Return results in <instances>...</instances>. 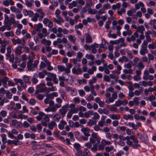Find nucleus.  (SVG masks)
<instances>
[{
    "mask_svg": "<svg viewBox=\"0 0 156 156\" xmlns=\"http://www.w3.org/2000/svg\"><path fill=\"white\" fill-rule=\"evenodd\" d=\"M57 90V89L55 86H51L50 88H47L46 91L48 92L50 91H55Z\"/></svg>",
    "mask_w": 156,
    "mask_h": 156,
    "instance_id": "51",
    "label": "nucleus"
},
{
    "mask_svg": "<svg viewBox=\"0 0 156 156\" xmlns=\"http://www.w3.org/2000/svg\"><path fill=\"white\" fill-rule=\"evenodd\" d=\"M67 37L68 39L72 42L74 43L76 40V38L74 36L69 35H68Z\"/></svg>",
    "mask_w": 156,
    "mask_h": 156,
    "instance_id": "30",
    "label": "nucleus"
},
{
    "mask_svg": "<svg viewBox=\"0 0 156 156\" xmlns=\"http://www.w3.org/2000/svg\"><path fill=\"white\" fill-rule=\"evenodd\" d=\"M76 53L74 51H68L67 52V55L69 57L72 56H74L76 55Z\"/></svg>",
    "mask_w": 156,
    "mask_h": 156,
    "instance_id": "59",
    "label": "nucleus"
},
{
    "mask_svg": "<svg viewBox=\"0 0 156 156\" xmlns=\"http://www.w3.org/2000/svg\"><path fill=\"white\" fill-rule=\"evenodd\" d=\"M87 12L89 13L92 14H96L97 12V10L95 9H92L91 8L88 9L87 10Z\"/></svg>",
    "mask_w": 156,
    "mask_h": 156,
    "instance_id": "40",
    "label": "nucleus"
},
{
    "mask_svg": "<svg viewBox=\"0 0 156 156\" xmlns=\"http://www.w3.org/2000/svg\"><path fill=\"white\" fill-rule=\"evenodd\" d=\"M123 72L125 74H132L133 70L131 69H129V70L124 69L123 70Z\"/></svg>",
    "mask_w": 156,
    "mask_h": 156,
    "instance_id": "62",
    "label": "nucleus"
},
{
    "mask_svg": "<svg viewBox=\"0 0 156 156\" xmlns=\"http://www.w3.org/2000/svg\"><path fill=\"white\" fill-rule=\"evenodd\" d=\"M58 70V71L60 72H62L64 71H65V73H66V68L63 66H60L59 65L57 67Z\"/></svg>",
    "mask_w": 156,
    "mask_h": 156,
    "instance_id": "33",
    "label": "nucleus"
},
{
    "mask_svg": "<svg viewBox=\"0 0 156 156\" xmlns=\"http://www.w3.org/2000/svg\"><path fill=\"white\" fill-rule=\"evenodd\" d=\"M14 80L16 83V84L19 83L24 88H26L27 87V85L24 83L22 79L15 78L14 79Z\"/></svg>",
    "mask_w": 156,
    "mask_h": 156,
    "instance_id": "9",
    "label": "nucleus"
},
{
    "mask_svg": "<svg viewBox=\"0 0 156 156\" xmlns=\"http://www.w3.org/2000/svg\"><path fill=\"white\" fill-rule=\"evenodd\" d=\"M46 89L47 87H45V83H41L36 86L35 93H42L45 90L46 91Z\"/></svg>",
    "mask_w": 156,
    "mask_h": 156,
    "instance_id": "3",
    "label": "nucleus"
},
{
    "mask_svg": "<svg viewBox=\"0 0 156 156\" xmlns=\"http://www.w3.org/2000/svg\"><path fill=\"white\" fill-rule=\"evenodd\" d=\"M126 53L127 54V56L129 59H132L133 58V56L131 53V51L128 49H126Z\"/></svg>",
    "mask_w": 156,
    "mask_h": 156,
    "instance_id": "57",
    "label": "nucleus"
},
{
    "mask_svg": "<svg viewBox=\"0 0 156 156\" xmlns=\"http://www.w3.org/2000/svg\"><path fill=\"white\" fill-rule=\"evenodd\" d=\"M114 149L113 146L111 145L109 146L106 147H105V151L107 152H109Z\"/></svg>",
    "mask_w": 156,
    "mask_h": 156,
    "instance_id": "39",
    "label": "nucleus"
},
{
    "mask_svg": "<svg viewBox=\"0 0 156 156\" xmlns=\"http://www.w3.org/2000/svg\"><path fill=\"white\" fill-rule=\"evenodd\" d=\"M43 25L42 23H39L35 25L34 26V28L36 31L40 32L41 29L42 28Z\"/></svg>",
    "mask_w": 156,
    "mask_h": 156,
    "instance_id": "17",
    "label": "nucleus"
},
{
    "mask_svg": "<svg viewBox=\"0 0 156 156\" xmlns=\"http://www.w3.org/2000/svg\"><path fill=\"white\" fill-rule=\"evenodd\" d=\"M106 12L104 9L102 8L97 11V14L95 16V17L97 20H99L100 19V15L102 14L105 13Z\"/></svg>",
    "mask_w": 156,
    "mask_h": 156,
    "instance_id": "5",
    "label": "nucleus"
},
{
    "mask_svg": "<svg viewBox=\"0 0 156 156\" xmlns=\"http://www.w3.org/2000/svg\"><path fill=\"white\" fill-rule=\"evenodd\" d=\"M37 13L39 14V20L41 21L42 19L45 16V14L43 11V10L41 9H38L37 10Z\"/></svg>",
    "mask_w": 156,
    "mask_h": 156,
    "instance_id": "10",
    "label": "nucleus"
},
{
    "mask_svg": "<svg viewBox=\"0 0 156 156\" xmlns=\"http://www.w3.org/2000/svg\"><path fill=\"white\" fill-rule=\"evenodd\" d=\"M66 66L67 68H66V73L68 74L70 72V69L72 66V65L69 63H68L66 64Z\"/></svg>",
    "mask_w": 156,
    "mask_h": 156,
    "instance_id": "29",
    "label": "nucleus"
},
{
    "mask_svg": "<svg viewBox=\"0 0 156 156\" xmlns=\"http://www.w3.org/2000/svg\"><path fill=\"white\" fill-rule=\"evenodd\" d=\"M90 92L94 96H96L97 95L95 91L94 90V86L91 85H90Z\"/></svg>",
    "mask_w": 156,
    "mask_h": 156,
    "instance_id": "41",
    "label": "nucleus"
},
{
    "mask_svg": "<svg viewBox=\"0 0 156 156\" xmlns=\"http://www.w3.org/2000/svg\"><path fill=\"white\" fill-rule=\"evenodd\" d=\"M8 78L7 77H5L3 78L1 80V82L3 83V86L6 88H7L6 85V83L8 80Z\"/></svg>",
    "mask_w": 156,
    "mask_h": 156,
    "instance_id": "28",
    "label": "nucleus"
},
{
    "mask_svg": "<svg viewBox=\"0 0 156 156\" xmlns=\"http://www.w3.org/2000/svg\"><path fill=\"white\" fill-rule=\"evenodd\" d=\"M56 22L58 24H60L64 22V20L62 18L59 17L55 20Z\"/></svg>",
    "mask_w": 156,
    "mask_h": 156,
    "instance_id": "58",
    "label": "nucleus"
},
{
    "mask_svg": "<svg viewBox=\"0 0 156 156\" xmlns=\"http://www.w3.org/2000/svg\"><path fill=\"white\" fill-rule=\"evenodd\" d=\"M58 78L59 81L64 80L69 83L73 81V78L71 75L65 73H63L62 76H59Z\"/></svg>",
    "mask_w": 156,
    "mask_h": 156,
    "instance_id": "2",
    "label": "nucleus"
},
{
    "mask_svg": "<svg viewBox=\"0 0 156 156\" xmlns=\"http://www.w3.org/2000/svg\"><path fill=\"white\" fill-rule=\"evenodd\" d=\"M7 115V112L5 110H2L0 112V121L2 120V117H5Z\"/></svg>",
    "mask_w": 156,
    "mask_h": 156,
    "instance_id": "35",
    "label": "nucleus"
},
{
    "mask_svg": "<svg viewBox=\"0 0 156 156\" xmlns=\"http://www.w3.org/2000/svg\"><path fill=\"white\" fill-rule=\"evenodd\" d=\"M81 131L83 133L85 136L88 137L90 135V131H91V132H92L93 130H90L87 127H83L81 128Z\"/></svg>",
    "mask_w": 156,
    "mask_h": 156,
    "instance_id": "4",
    "label": "nucleus"
},
{
    "mask_svg": "<svg viewBox=\"0 0 156 156\" xmlns=\"http://www.w3.org/2000/svg\"><path fill=\"white\" fill-rule=\"evenodd\" d=\"M49 115L53 120L57 121L59 120L61 118L60 115L57 113L52 114Z\"/></svg>",
    "mask_w": 156,
    "mask_h": 156,
    "instance_id": "11",
    "label": "nucleus"
},
{
    "mask_svg": "<svg viewBox=\"0 0 156 156\" xmlns=\"http://www.w3.org/2000/svg\"><path fill=\"white\" fill-rule=\"evenodd\" d=\"M41 43L44 45H50L51 42V41L47 40L45 38H43L41 40Z\"/></svg>",
    "mask_w": 156,
    "mask_h": 156,
    "instance_id": "23",
    "label": "nucleus"
},
{
    "mask_svg": "<svg viewBox=\"0 0 156 156\" xmlns=\"http://www.w3.org/2000/svg\"><path fill=\"white\" fill-rule=\"evenodd\" d=\"M36 94L35 96L37 99L40 100H42L43 99L44 96V95H43L41 94H37V93Z\"/></svg>",
    "mask_w": 156,
    "mask_h": 156,
    "instance_id": "60",
    "label": "nucleus"
},
{
    "mask_svg": "<svg viewBox=\"0 0 156 156\" xmlns=\"http://www.w3.org/2000/svg\"><path fill=\"white\" fill-rule=\"evenodd\" d=\"M56 125V124L54 122L51 121L48 124V128L50 129H52L53 127Z\"/></svg>",
    "mask_w": 156,
    "mask_h": 156,
    "instance_id": "44",
    "label": "nucleus"
},
{
    "mask_svg": "<svg viewBox=\"0 0 156 156\" xmlns=\"http://www.w3.org/2000/svg\"><path fill=\"white\" fill-rule=\"evenodd\" d=\"M101 144L105 146L107 145H110L111 144V142L110 141L106 140L104 139H102L101 142Z\"/></svg>",
    "mask_w": 156,
    "mask_h": 156,
    "instance_id": "48",
    "label": "nucleus"
},
{
    "mask_svg": "<svg viewBox=\"0 0 156 156\" xmlns=\"http://www.w3.org/2000/svg\"><path fill=\"white\" fill-rule=\"evenodd\" d=\"M23 13L24 16H26L29 15L31 16L33 15V12L31 10H27L25 9H24L23 10Z\"/></svg>",
    "mask_w": 156,
    "mask_h": 156,
    "instance_id": "12",
    "label": "nucleus"
},
{
    "mask_svg": "<svg viewBox=\"0 0 156 156\" xmlns=\"http://www.w3.org/2000/svg\"><path fill=\"white\" fill-rule=\"evenodd\" d=\"M15 16L12 13L10 15V18L9 22L11 23H15Z\"/></svg>",
    "mask_w": 156,
    "mask_h": 156,
    "instance_id": "42",
    "label": "nucleus"
},
{
    "mask_svg": "<svg viewBox=\"0 0 156 156\" xmlns=\"http://www.w3.org/2000/svg\"><path fill=\"white\" fill-rule=\"evenodd\" d=\"M22 47L21 46H18L16 48L15 50L16 53L18 54H20L22 53Z\"/></svg>",
    "mask_w": 156,
    "mask_h": 156,
    "instance_id": "49",
    "label": "nucleus"
},
{
    "mask_svg": "<svg viewBox=\"0 0 156 156\" xmlns=\"http://www.w3.org/2000/svg\"><path fill=\"white\" fill-rule=\"evenodd\" d=\"M12 124L16 127H21L22 126V123L20 122H18L16 119L13 120L12 121Z\"/></svg>",
    "mask_w": 156,
    "mask_h": 156,
    "instance_id": "7",
    "label": "nucleus"
},
{
    "mask_svg": "<svg viewBox=\"0 0 156 156\" xmlns=\"http://www.w3.org/2000/svg\"><path fill=\"white\" fill-rule=\"evenodd\" d=\"M116 106L115 104L109 106V109L111 111L116 112L117 109Z\"/></svg>",
    "mask_w": 156,
    "mask_h": 156,
    "instance_id": "45",
    "label": "nucleus"
},
{
    "mask_svg": "<svg viewBox=\"0 0 156 156\" xmlns=\"http://www.w3.org/2000/svg\"><path fill=\"white\" fill-rule=\"evenodd\" d=\"M128 125L129 127H132L133 129H137V126L134 123L129 122L128 123Z\"/></svg>",
    "mask_w": 156,
    "mask_h": 156,
    "instance_id": "61",
    "label": "nucleus"
},
{
    "mask_svg": "<svg viewBox=\"0 0 156 156\" xmlns=\"http://www.w3.org/2000/svg\"><path fill=\"white\" fill-rule=\"evenodd\" d=\"M83 55L82 53L81 52H78L77 53L76 59L78 62H80L81 60V58L82 57Z\"/></svg>",
    "mask_w": 156,
    "mask_h": 156,
    "instance_id": "34",
    "label": "nucleus"
},
{
    "mask_svg": "<svg viewBox=\"0 0 156 156\" xmlns=\"http://www.w3.org/2000/svg\"><path fill=\"white\" fill-rule=\"evenodd\" d=\"M67 124V122L63 120L60 121L58 125V127L60 129H63L64 127V126Z\"/></svg>",
    "mask_w": 156,
    "mask_h": 156,
    "instance_id": "16",
    "label": "nucleus"
},
{
    "mask_svg": "<svg viewBox=\"0 0 156 156\" xmlns=\"http://www.w3.org/2000/svg\"><path fill=\"white\" fill-rule=\"evenodd\" d=\"M11 40L13 44L15 45L16 44H20L22 43L21 40L19 38H18L16 40L12 38Z\"/></svg>",
    "mask_w": 156,
    "mask_h": 156,
    "instance_id": "24",
    "label": "nucleus"
},
{
    "mask_svg": "<svg viewBox=\"0 0 156 156\" xmlns=\"http://www.w3.org/2000/svg\"><path fill=\"white\" fill-rule=\"evenodd\" d=\"M38 17H39V14L38 13H35L31 19V20L33 22H36L37 21Z\"/></svg>",
    "mask_w": 156,
    "mask_h": 156,
    "instance_id": "26",
    "label": "nucleus"
},
{
    "mask_svg": "<svg viewBox=\"0 0 156 156\" xmlns=\"http://www.w3.org/2000/svg\"><path fill=\"white\" fill-rule=\"evenodd\" d=\"M91 150L92 151L95 153L98 150V144H95L93 145V147L91 148Z\"/></svg>",
    "mask_w": 156,
    "mask_h": 156,
    "instance_id": "55",
    "label": "nucleus"
},
{
    "mask_svg": "<svg viewBox=\"0 0 156 156\" xmlns=\"http://www.w3.org/2000/svg\"><path fill=\"white\" fill-rule=\"evenodd\" d=\"M36 118L39 121L44 119V121L42 120L41 124L44 126H47V122H48L50 120L49 115L46 114L42 112H39L38 115L36 117Z\"/></svg>",
    "mask_w": 156,
    "mask_h": 156,
    "instance_id": "1",
    "label": "nucleus"
},
{
    "mask_svg": "<svg viewBox=\"0 0 156 156\" xmlns=\"http://www.w3.org/2000/svg\"><path fill=\"white\" fill-rule=\"evenodd\" d=\"M72 72L74 74L78 75L81 74L82 73V70L80 68L76 69L75 67H74L72 69Z\"/></svg>",
    "mask_w": 156,
    "mask_h": 156,
    "instance_id": "6",
    "label": "nucleus"
},
{
    "mask_svg": "<svg viewBox=\"0 0 156 156\" xmlns=\"http://www.w3.org/2000/svg\"><path fill=\"white\" fill-rule=\"evenodd\" d=\"M24 136L25 138H30L32 139H35L36 137L35 134L33 133H30L27 132H26L24 133Z\"/></svg>",
    "mask_w": 156,
    "mask_h": 156,
    "instance_id": "15",
    "label": "nucleus"
},
{
    "mask_svg": "<svg viewBox=\"0 0 156 156\" xmlns=\"http://www.w3.org/2000/svg\"><path fill=\"white\" fill-rule=\"evenodd\" d=\"M148 52L147 48L145 47H141V48L140 51V53L141 55H144Z\"/></svg>",
    "mask_w": 156,
    "mask_h": 156,
    "instance_id": "18",
    "label": "nucleus"
},
{
    "mask_svg": "<svg viewBox=\"0 0 156 156\" xmlns=\"http://www.w3.org/2000/svg\"><path fill=\"white\" fill-rule=\"evenodd\" d=\"M12 46H9L7 49V53L6 54V55L7 57H9L10 55L11 54L12 51Z\"/></svg>",
    "mask_w": 156,
    "mask_h": 156,
    "instance_id": "27",
    "label": "nucleus"
},
{
    "mask_svg": "<svg viewBox=\"0 0 156 156\" xmlns=\"http://www.w3.org/2000/svg\"><path fill=\"white\" fill-rule=\"evenodd\" d=\"M24 81L27 83H30L31 82L29 79V78L28 76H23Z\"/></svg>",
    "mask_w": 156,
    "mask_h": 156,
    "instance_id": "53",
    "label": "nucleus"
},
{
    "mask_svg": "<svg viewBox=\"0 0 156 156\" xmlns=\"http://www.w3.org/2000/svg\"><path fill=\"white\" fill-rule=\"evenodd\" d=\"M135 6L136 9H139L140 7L144 6V4L142 2H140L138 3L135 4Z\"/></svg>",
    "mask_w": 156,
    "mask_h": 156,
    "instance_id": "32",
    "label": "nucleus"
},
{
    "mask_svg": "<svg viewBox=\"0 0 156 156\" xmlns=\"http://www.w3.org/2000/svg\"><path fill=\"white\" fill-rule=\"evenodd\" d=\"M137 135L139 137V138L142 141H144L147 140V136L146 134L143 133L142 135H141L140 133H138Z\"/></svg>",
    "mask_w": 156,
    "mask_h": 156,
    "instance_id": "8",
    "label": "nucleus"
},
{
    "mask_svg": "<svg viewBox=\"0 0 156 156\" xmlns=\"http://www.w3.org/2000/svg\"><path fill=\"white\" fill-rule=\"evenodd\" d=\"M58 93L56 92H53L51 93L48 94L47 97L50 99H53L54 97H57L58 96Z\"/></svg>",
    "mask_w": 156,
    "mask_h": 156,
    "instance_id": "20",
    "label": "nucleus"
},
{
    "mask_svg": "<svg viewBox=\"0 0 156 156\" xmlns=\"http://www.w3.org/2000/svg\"><path fill=\"white\" fill-rule=\"evenodd\" d=\"M4 34L7 37H12L14 36V33L12 31L5 32L4 33Z\"/></svg>",
    "mask_w": 156,
    "mask_h": 156,
    "instance_id": "36",
    "label": "nucleus"
},
{
    "mask_svg": "<svg viewBox=\"0 0 156 156\" xmlns=\"http://www.w3.org/2000/svg\"><path fill=\"white\" fill-rule=\"evenodd\" d=\"M114 101V100L112 97H110L108 98H106L105 100L106 103L108 104L113 103Z\"/></svg>",
    "mask_w": 156,
    "mask_h": 156,
    "instance_id": "38",
    "label": "nucleus"
},
{
    "mask_svg": "<svg viewBox=\"0 0 156 156\" xmlns=\"http://www.w3.org/2000/svg\"><path fill=\"white\" fill-rule=\"evenodd\" d=\"M131 140H133L134 143L136 144L138 143V140L135 136L133 135H131Z\"/></svg>",
    "mask_w": 156,
    "mask_h": 156,
    "instance_id": "64",
    "label": "nucleus"
},
{
    "mask_svg": "<svg viewBox=\"0 0 156 156\" xmlns=\"http://www.w3.org/2000/svg\"><path fill=\"white\" fill-rule=\"evenodd\" d=\"M47 66V69L49 71H51L53 69V67L51 66V63L49 62L46 63Z\"/></svg>",
    "mask_w": 156,
    "mask_h": 156,
    "instance_id": "63",
    "label": "nucleus"
},
{
    "mask_svg": "<svg viewBox=\"0 0 156 156\" xmlns=\"http://www.w3.org/2000/svg\"><path fill=\"white\" fill-rule=\"evenodd\" d=\"M120 4L119 3H118L115 5H113L112 6V8L113 10H115L116 9H119L120 8Z\"/></svg>",
    "mask_w": 156,
    "mask_h": 156,
    "instance_id": "56",
    "label": "nucleus"
},
{
    "mask_svg": "<svg viewBox=\"0 0 156 156\" xmlns=\"http://www.w3.org/2000/svg\"><path fill=\"white\" fill-rule=\"evenodd\" d=\"M145 29L143 25H141L137 28L136 32H139L141 34H143L144 31L145 30Z\"/></svg>",
    "mask_w": 156,
    "mask_h": 156,
    "instance_id": "21",
    "label": "nucleus"
},
{
    "mask_svg": "<svg viewBox=\"0 0 156 156\" xmlns=\"http://www.w3.org/2000/svg\"><path fill=\"white\" fill-rule=\"evenodd\" d=\"M2 141L3 143H6L7 142L6 136V134H3L1 135Z\"/></svg>",
    "mask_w": 156,
    "mask_h": 156,
    "instance_id": "47",
    "label": "nucleus"
},
{
    "mask_svg": "<svg viewBox=\"0 0 156 156\" xmlns=\"http://www.w3.org/2000/svg\"><path fill=\"white\" fill-rule=\"evenodd\" d=\"M97 68L94 66H93L91 69H89L87 70V72L89 74H92L96 70Z\"/></svg>",
    "mask_w": 156,
    "mask_h": 156,
    "instance_id": "25",
    "label": "nucleus"
},
{
    "mask_svg": "<svg viewBox=\"0 0 156 156\" xmlns=\"http://www.w3.org/2000/svg\"><path fill=\"white\" fill-rule=\"evenodd\" d=\"M85 57L88 59H90L91 61H93L94 58V55L91 54H87L85 56Z\"/></svg>",
    "mask_w": 156,
    "mask_h": 156,
    "instance_id": "50",
    "label": "nucleus"
},
{
    "mask_svg": "<svg viewBox=\"0 0 156 156\" xmlns=\"http://www.w3.org/2000/svg\"><path fill=\"white\" fill-rule=\"evenodd\" d=\"M76 6V1H73L71 3H70L69 4L68 7L70 9H72L74 7Z\"/></svg>",
    "mask_w": 156,
    "mask_h": 156,
    "instance_id": "54",
    "label": "nucleus"
},
{
    "mask_svg": "<svg viewBox=\"0 0 156 156\" xmlns=\"http://www.w3.org/2000/svg\"><path fill=\"white\" fill-rule=\"evenodd\" d=\"M109 117L112 119H119L120 118V115L117 114H111L109 115Z\"/></svg>",
    "mask_w": 156,
    "mask_h": 156,
    "instance_id": "19",
    "label": "nucleus"
},
{
    "mask_svg": "<svg viewBox=\"0 0 156 156\" xmlns=\"http://www.w3.org/2000/svg\"><path fill=\"white\" fill-rule=\"evenodd\" d=\"M83 154L84 156H92L90 152L87 148H85L83 151Z\"/></svg>",
    "mask_w": 156,
    "mask_h": 156,
    "instance_id": "31",
    "label": "nucleus"
},
{
    "mask_svg": "<svg viewBox=\"0 0 156 156\" xmlns=\"http://www.w3.org/2000/svg\"><path fill=\"white\" fill-rule=\"evenodd\" d=\"M139 34L137 32H135L133 35H132L131 37V41H134L136 40V37H138Z\"/></svg>",
    "mask_w": 156,
    "mask_h": 156,
    "instance_id": "43",
    "label": "nucleus"
},
{
    "mask_svg": "<svg viewBox=\"0 0 156 156\" xmlns=\"http://www.w3.org/2000/svg\"><path fill=\"white\" fill-rule=\"evenodd\" d=\"M46 73V71L45 70H44L42 72H39L38 74L39 78L40 79L43 78L44 77L45 74Z\"/></svg>",
    "mask_w": 156,
    "mask_h": 156,
    "instance_id": "37",
    "label": "nucleus"
},
{
    "mask_svg": "<svg viewBox=\"0 0 156 156\" xmlns=\"http://www.w3.org/2000/svg\"><path fill=\"white\" fill-rule=\"evenodd\" d=\"M2 3L4 5L6 6H8L9 5H14V2L12 0H4Z\"/></svg>",
    "mask_w": 156,
    "mask_h": 156,
    "instance_id": "14",
    "label": "nucleus"
},
{
    "mask_svg": "<svg viewBox=\"0 0 156 156\" xmlns=\"http://www.w3.org/2000/svg\"><path fill=\"white\" fill-rule=\"evenodd\" d=\"M118 61L119 62L123 63V62H127L129 61L128 58L126 56H123L119 58L118 59Z\"/></svg>",
    "mask_w": 156,
    "mask_h": 156,
    "instance_id": "22",
    "label": "nucleus"
},
{
    "mask_svg": "<svg viewBox=\"0 0 156 156\" xmlns=\"http://www.w3.org/2000/svg\"><path fill=\"white\" fill-rule=\"evenodd\" d=\"M136 10L135 9H132L131 10L127 11V14L129 16H131L132 14L136 12Z\"/></svg>",
    "mask_w": 156,
    "mask_h": 156,
    "instance_id": "46",
    "label": "nucleus"
},
{
    "mask_svg": "<svg viewBox=\"0 0 156 156\" xmlns=\"http://www.w3.org/2000/svg\"><path fill=\"white\" fill-rule=\"evenodd\" d=\"M94 124H96V122L92 119H90L87 122V125L89 126H92Z\"/></svg>",
    "mask_w": 156,
    "mask_h": 156,
    "instance_id": "52",
    "label": "nucleus"
},
{
    "mask_svg": "<svg viewBox=\"0 0 156 156\" xmlns=\"http://www.w3.org/2000/svg\"><path fill=\"white\" fill-rule=\"evenodd\" d=\"M59 112L62 115V118H63L65 115L66 113V108L65 107L63 106L61 109H59Z\"/></svg>",
    "mask_w": 156,
    "mask_h": 156,
    "instance_id": "13",
    "label": "nucleus"
}]
</instances>
